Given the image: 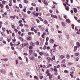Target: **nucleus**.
Masks as SVG:
<instances>
[{"label":"nucleus","instance_id":"nucleus-53","mask_svg":"<svg viewBox=\"0 0 80 80\" xmlns=\"http://www.w3.org/2000/svg\"><path fill=\"white\" fill-rule=\"evenodd\" d=\"M29 48L31 50V49H32L33 48V47H32V46H30L29 47Z\"/></svg>","mask_w":80,"mask_h":80},{"label":"nucleus","instance_id":"nucleus-12","mask_svg":"<svg viewBox=\"0 0 80 80\" xmlns=\"http://www.w3.org/2000/svg\"><path fill=\"white\" fill-rule=\"evenodd\" d=\"M28 40H31L32 39V37H28Z\"/></svg>","mask_w":80,"mask_h":80},{"label":"nucleus","instance_id":"nucleus-16","mask_svg":"<svg viewBox=\"0 0 80 80\" xmlns=\"http://www.w3.org/2000/svg\"><path fill=\"white\" fill-rule=\"evenodd\" d=\"M66 61L65 59H63L62 60V61L61 62V63H65Z\"/></svg>","mask_w":80,"mask_h":80},{"label":"nucleus","instance_id":"nucleus-7","mask_svg":"<svg viewBox=\"0 0 80 80\" xmlns=\"http://www.w3.org/2000/svg\"><path fill=\"white\" fill-rule=\"evenodd\" d=\"M76 44L77 45V47H78V48H79V47H80V43L79 42H76Z\"/></svg>","mask_w":80,"mask_h":80},{"label":"nucleus","instance_id":"nucleus-6","mask_svg":"<svg viewBox=\"0 0 80 80\" xmlns=\"http://www.w3.org/2000/svg\"><path fill=\"white\" fill-rule=\"evenodd\" d=\"M61 24L63 27H65V22H61Z\"/></svg>","mask_w":80,"mask_h":80},{"label":"nucleus","instance_id":"nucleus-57","mask_svg":"<svg viewBox=\"0 0 80 80\" xmlns=\"http://www.w3.org/2000/svg\"><path fill=\"white\" fill-rule=\"evenodd\" d=\"M12 37H15V33H12Z\"/></svg>","mask_w":80,"mask_h":80},{"label":"nucleus","instance_id":"nucleus-42","mask_svg":"<svg viewBox=\"0 0 80 80\" xmlns=\"http://www.w3.org/2000/svg\"><path fill=\"white\" fill-rule=\"evenodd\" d=\"M19 26H20V27H23V24L22 23H21L19 24Z\"/></svg>","mask_w":80,"mask_h":80},{"label":"nucleus","instance_id":"nucleus-49","mask_svg":"<svg viewBox=\"0 0 80 80\" xmlns=\"http://www.w3.org/2000/svg\"><path fill=\"white\" fill-rule=\"evenodd\" d=\"M43 34L44 35H47V33H46L45 32H43Z\"/></svg>","mask_w":80,"mask_h":80},{"label":"nucleus","instance_id":"nucleus-17","mask_svg":"<svg viewBox=\"0 0 80 80\" xmlns=\"http://www.w3.org/2000/svg\"><path fill=\"white\" fill-rule=\"evenodd\" d=\"M66 58L68 59H69V58H70V55H69V54H67L66 56Z\"/></svg>","mask_w":80,"mask_h":80},{"label":"nucleus","instance_id":"nucleus-22","mask_svg":"<svg viewBox=\"0 0 80 80\" xmlns=\"http://www.w3.org/2000/svg\"><path fill=\"white\" fill-rule=\"evenodd\" d=\"M47 59L48 60V62H50V58H49V57H48L47 58Z\"/></svg>","mask_w":80,"mask_h":80},{"label":"nucleus","instance_id":"nucleus-39","mask_svg":"<svg viewBox=\"0 0 80 80\" xmlns=\"http://www.w3.org/2000/svg\"><path fill=\"white\" fill-rule=\"evenodd\" d=\"M16 65H18V60H16Z\"/></svg>","mask_w":80,"mask_h":80},{"label":"nucleus","instance_id":"nucleus-61","mask_svg":"<svg viewBox=\"0 0 80 80\" xmlns=\"http://www.w3.org/2000/svg\"><path fill=\"white\" fill-rule=\"evenodd\" d=\"M10 44L11 46H13L14 45L12 43V42H11Z\"/></svg>","mask_w":80,"mask_h":80},{"label":"nucleus","instance_id":"nucleus-15","mask_svg":"<svg viewBox=\"0 0 80 80\" xmlns=\"http://www.w3.org/2000/svg\"><path fill=\"white\" fill-rule=\"evenodd\" d=\"M66 22H68V23H70L71 22H70V19H66Z\"/></svg>","mask_w":80,"mask_h":80},{"label":"nucleus","instance_id":"nucleus-48","mask_svg":"<svg viewBox=\"0 0 80 80\" xmlns=\"http://www.w3.org/2000/svg\"><path fill=\"white\" fill-rule=\"evenodd\" d=\"M30 10H33V7H31L29 9Z\"/></svg>","mask_w":80,"mask_h":80},{"label":"nucleus","instance_id":"nucleus-28","mask_svg":"<svg viewBox=\"0 0 80 80\" xmlns=\"http://www.w3.org/2000/svg\"><path fill=\"white\" fill-rule=\"evenodd\" d=\"M69 7L68 6L67 8H66V10H67V11H68V10H69Z\"/></svg>","mask_w":80,"mask_h":80},{"label":"nucleus","instance_id":"nucleus-47","mask_svg":"<svg viewBox=\"0 0 80 80\" xmlns=\"http://www.w3.org/2000/svg\"><path fill=\"white\" fill-rule=\"evenodd\" d=\"M52 59L53 60H55V56H53L52 58Z\"/></svg>","mask_w":80,"mask_h":80},{"label":"nucleus","instance_id":"nucleus-14","mask_svg":"<svg viewBox=\"0 0 80 80\" xmlns=\"http://www.w3.org/2000/svg\"><path fill=\"white\" fill-rule=\"evenodd\" d=\"M49 73H50V72H49V71L47 70L46 72V75H48V74H49Z\"/></svg>","mask_w":80,"mask_h":80},{"label":"nucleus","instance_id":"nucleus-10","mask_svg":"<svg viewBox=\"0 0 80 80\" xmlns=\"http://www.w3.org/2000/svg\"><path fill=\"white\" fill-rule=\"evenodd\" d=\"M29 52L30 53V55H32V53L33 52V50H29Z\"/></svg>","mask_w":80,"mask_h":80},{"label":"nucleus","instance_id":"nucleus-54","mask_svg":"<svg viewBox=\"0 0 80 80\" xmlns=\"http://www.w3.org/2000/svg\"><path fill=\"white\" fill-rule=\"evenodd\" d=\"M12 28H15V27L14 26V25H12Z\"/></svg>","mask_w":80,"mask_h":80},{"label":"nucleus","instance_id":"nucleus-9","mask_svg":"<svg viewBox=\"0 0 80 80\" xmlns=\"http://www.w3.org/2000/svg\"><path fill=\"white\" fill-rule=\"evenodd\" d=\"M0 7L1 8H3V7H4V6H3V5L2 3H1V4H0Z\"/></svg>","mask_w":80,"mask_h":80},{"label":"nucleus","instance_id":"nucleus-25","mask_svg":"<svg viewBox=\"0 0 80 80\" xmlns=\"http://www.w3.org/2000/svg\"><path fill=\"white\" fill-rule=\"evenodd\" d=\"M24 3H27L28 2V1L27 0H24Z\"/></svg>","mask_w":80,"mask_h":80},{"label":"nucleus","instance_id":"nucleus-26","mask_svg":"<svg viewBox=\"0 0 80 80\" xmlns=\"http://www.w3.org/2000/svg\"><path fill=\"white\" fill-rule=\"evenodd\" d=\"M32 14L34 15V17H36V15H35V12H32Z\"/></svg>","mask_w":80,"mask_h":80},{"label":"nucleus","instance_id":"nucleus-51","mask_svg":"<svg viewBox=\"0 0 80 80\" xmlns=\"http://www.w3.org/2000/svg\"><path fill=\"white\" fill-rule=\"evenodd\" d=\"M14 31L16 32V33H17V32H18V30L17 29H14Z\"/></svg>","mask_w":80,"mask_h":80},{"label":"nucleus","instance_id":"nucleus-35","mask_svg":"<svg viewBox=\"0 0 80 80\" xmlns=\"http://www.w3.org/2000/svg\"><path fill=\"white\" fill-rule=\"evenodd\" d=\"M6 8L7 9H8H8H9V7H8V5H7L6 6Z\"/></svg>","mask_w":80,"mask_h":80},{"label":"nucleus","instance_id":"nucleus-56","mask_svg":"<svg viewBox=\"0 0 80 80\" xmlns=\"http://www.w3.org/2000/svg\"><path fill=\"white\" fill-rule=\"evenodd\" d=\"M33 30H34V32H35V33H37V30L35 29H34Z\"/></svg>","mask_w":80,"mask_h":80},{"label":"nucleus","instance_id":"nucleus-3","mask_svg":"<svg viewBox=\"0 0 80 80\" xmlns=\"http://www.w3.org/2000/svg\"><path fill=\"white\" fill-rule=\"evenodd\" d=\"M54 71L55 72H58V70H57V67L56 66H54Z\"/></svg>","mask_w":80,"mask_h":80},{"label":"nucleus","instance_id":"nucleus-38","mask_svg":"<svg viewBox=\"0 0 80 80\" xmlns=\"http://www.w3.org/2000/svg\"><path fill=\"white\" fill-rule=\"evenodd\" d=\"M6 3V1H2V4H5Z\"/></svg>","mask_w":80,"mask_h":80},{"label":"nucleus","instance_id":"nucleus-13","mask_svg":"<svg viewBox=\"0 0 80 80\" xmlns=\"http://www.w3.org/2000/svg\"><path fill=\"white\" fill-rule=\"evenodd\" d=\"M58 46V45H57V44H54V46H53V48L54 49H56L55 47H57Z\"/></svg>","mask_w":80,"mask_h":80},{"label":"nucleus","instance_id":"nucleus-1","mask_svg":"<svg viewBox=\"0 0 80 80\" xmlns=\"http://www.w3.org/2000/svg\"><path fill=\"white\" fill-rule=\"evenodd\" d=\"M47 76H48V77H49V80L52 79V74L50 73H49L47 75Z\"/></svg>","mask_w":80,"mask_h":80},{"label":"nucleus","instance_id":"nucleus-30","mask_svg":"<svg viewBox=\"0 0 80 80\" xmlns=\"http://www.w3.org/2000/svg\"><path fill=\"white\" fill-rule=\"evenodd\" d=\"M64 73H68V71L67 70H65L64 71Z\"/></svg>","mask_w":80,"mask_h":80},{"label":"nucleus","instance_id":"nucleus-11","mask_svg":"<svg viewBox=\"0 0 80 80\" xmlns=\"http://www.w3.org/2000/svg\"><path fill=\"white\" fill-rule=\"evenodd\" d=\"M21 47L22 48H23L24 47H25V44H24V43H22L21 45Z\"/></svg>","mask_w":80,"mask_h":80},{"label":"nucleus","instance_id":"nucleus-29","mask_svg":"<svg viewBox=\"0 0 80 80\" xmlns=\"http://www.w3.org/2000/svg\"><path fill=\"white\" fill-rule=\"evenodd\" d=\"M60 58L62 59H63V58H65V56H63V55H61L60 56Z\"/></svg>","mask_w":80,"mask_h":80},{"label":"nucleus","instance_id":"nucleus-44","mask_svg":"<svg viewBox=\"0 0 80 80\" xmlns=\"http://www.w3.org/2000/svg\"><path fill=\"white\" fill-rule=\"evenodd\" d=\"M32 5L33 6H34V7H35V6H36V4H35L34 3H32Z\"/></svg>","mask_w":80,"mask_h":80},{"label":"nucleus","instance_id":"nucleus-33","mask_svg":"<svg viewBox=\"0 0 80 80\" xmlns=\"http://www.w3.org/2000/svg\"><path fill=\"white\" fill-rule=\"evenodd\" d=\"M44 23L46 25H47L48 24V22L47 20H45L44 21Z\"/></svg>","mask_w":80,"mask_h":80},{"label":"nucleus","instance_id":"nucleus-41","mask_svg":"<svg viewBox=\"0 0 80 80\" xmlns=\"http://www.w3.org/2000/svg\"><path fill=\"white\" fill-rule=\"evenodd\" d=\"M36 45H39V42L38 41H37L36 42Z\"/></svg>","mask_w":80,"mask_h":80},{"label":"nucleus","instance_id":"nucleus-19","mask_svg":"<svg viewBox=\"0 0 80 80\" xmlns=\"http://www.w3.org/2000/svg\"><path fill=\"white\" fill-rule=\"evenodd\" d=\"M34 78H35L36 80H38V78L37 77V76H34Z\"/></svg>","mask_w":80,"mask_h":80},{"label":"nucleus","instance_id":"nucleus-23","mask_svg":"<svg viewBox=\"0 0 80 80\" xmlns=\"http://www.w3.org/2000/svg\"><path fill=\"white\" fill-rule=\"evenodd\" d=\"M71 26L72 28V29H74V26H75V25H74L73 24H72Z\"/></svg>","mask_w":80,"mask_h":80},{"label":"nucleus","instance_id":"nucleus-50","mask_svg":"<svg viewBox=\"0 0 80 80\" xmlns=\"http://www.w3.org/2000/svg\"><path fill=\"white\" fill-rule=\"evenodd\" d=\"M23 55H26L27 56L28 55V53H27V52L24 53L23 54Z\"/></svg>","mask_w":80,"mask_h":80},{"label":"nucleus","instance_id":"nucleus-64","mask_svg":"<svg viewBox=\"0 0 80 80\" xmlns=\"http://www.w3.org/2000/svg\"><path fill=\"white\" fill-rule=\"evenodd\" d=\"M75 55L76 56H78V53H76L75 54Z\"/></svg>","mask_w":80,"mask_h":80},{"label":"nucleus","instance_id":"nucleus-31","mask_svg":"<svg viewBox=\"0 0 80 80\" xmlns=\"http://www.w3.org/2000/svg\"><path fill=\"white\" fill-rule=\"evenodd\" d=\"M1 72L2 73H4V74H5V73H6L5 71H4V72H3V70H2V71Z\"/></svg>","mask_w":80,"mask_h":80},{"label":"nucleus","instance_id":"nucleus-5","mask_svg":"<svg viewBox=\"0 0 80 80\" xmlns=\"http://www.w3.org/2000/svg\"><path fill=\"white\" fill-rule=\"evenodd\" d=\"M43 2H44V3L45 5H48V2H47V1H45V0H43Z\"/></svg>","mask_w":80,"mask_h":80},{"label":"nucleus","instance_id":"nucleus-52","mask_svg":"<svg viewBox=\"0 0 80 80\" xmlns=\"http://www.w3.org/2000/svg\"><path fill=\"white\" fill-rule=\"evenodd\" d=\"M49 40V38L48 37H47L46 38V40L47 42H48V41Z\"/></svg>","mask_w":80,"mask_h":80},{"label":"nucleus","instance_id":"nucleus-18","mask_svg":"<svg viewBox=\"0 0 80 80\" xmlns=\"http://www.w3.org/2000/svg\"><path fill=\"white\" fill-rule=\"evenodd\" d=\"M61 67H66V65H65V64H61Z\"/></svg>","mask_w":80,"mask_h":80},{"label":"nucleus","instance_id":"nucleus-45","mask_svg":"<svg viewBox=\"0 0 80 80\" xmlns=\"http://www.w3.org/2000/svg\"><path fill=\"white\" fill-rule=\"evenodd\" d=\"M36 20L37 23H40V21H39V20H38V19H36Z\"/></svg>","mask_w":80,"mask_h":80},{"label":"nucleus","instance_id":"nucleus-34","mask_svg":"<svg viewBox=\"0 0 80 80\" xmlns=\"http://www.w3.org/2000/svg\"><path fill=\"white\" fill-rule=\"evenodd\" d=\"M43 80H47V78L45 76L43 77Z\"/></svg>","mask_w":80,"mask_h":80},{"label":"nucleus","instance_id":"nucleus-62","mask_svg":"<svg viewBox=\"0 0 80 80\" xmlns=\"http://www.w3.org/2000/svg\"><path fill=\"white\" fill-rule=\"evenodd\" d=\"M33 58L32 57H31L30 58V60H33Z\"/></svg>","mask_w":80,"mask_h":80},{"label":"nucleus","instance_id":"nucleus-20","mask_svg":"<svg viewBox=\"0 0 80 80\" xmlns=\"http://www.w3.org/2000/svg\"><path fill=\"white\" fill-rule=\"evenodd\" d=\"M54 42V40L52 39H51L50 41V43H53Z\"/></svg>","mask_w":80,"mask_h":80},{"label":"nucleus","instance_id":"nucleus-40","mask_svg":"<svg viewBox=\"0 0 80 80\" xmlns=\"http://www.w3.org/2000/svg\"><path fill=\"white\" fill-rule=\"evenodd\" d=\"M66 36H67V38L68 39V40H69V39H70V38L69 37V35H66Z\"/></svg>","mask_w":80,"mask_h":80},{"label":"nucleus","instance_id":"nucleus-27","mask_svg":"<svg viewBox=\"0 0 80 80\" xmlns=\"http://www.w3.org/2000/svg\"><path fill=\"white\" fill-rule=\"evenodd\" d=\"M43 50H46L47 49V47L46 46H44L43 48Z\"/></svg>","mask_w":80,"mask_h":80},{"label":"nucleus","instance_id":"nucleus-60","mask_svg":"<svg viewBox=\"0 0 80 80\" xmlns=\"http://www.w3.org/2000/svg\"><path fill=\"white\" fill-rule=\"evenodd\" d=\"M76 61H78L79 60V58H76Z\"/></svg>","mask_w":80,"mask_h":80},{"label":"nucleus","instance_id":"nucleus-21","mask_svg":"<svg viewBox=\"0 0 80 80\" xmlns=\"http://www.w3.org/2000/svg\"><path fill=\"white\" fill-rule=\"evenodd\" d=\"M53 70H54L53 68H50V72H53Z\"/></svg>","mask_w":80,"mask_h":80},{"label":"nucleus","instance_id":"nucleus-46","mask_svg":"<svg viewBox=\"0 0 80 80\" xmlns=\"http://www.w3.org/2000/svg\"><path fill=\"white\" fill-rule=\"evenodd\" d=\"M19 39H20V40H21L22 41H23V38H22L20 37L19 38Z\"/></svg>","mask_w":80,"mask_h":80},{"label":"nucleus","instance_id":"nucleus-36","mask_svg":"<svg viewBox=\"0 0 80 80\" xmlns=\"http://www.w3.org/2000/svg\"><path fill=\"white\" fill-rule=\"evenodd\" d=\"M2 30L3 31V32H5V30H6V29H5V28H2Z\"/></svg>","mask_w":80,"mask_h":80},{"label":"nucleus","instance_id":"nucleus-4","mask_svg":"<svg viewBox=\"0 0 80 80\" xmlns=\"http://www.w3.org/2000/svg\"><path fill=\"white\" fill-rule=\"evenodd\" d=\"M78 46H75L74 48V52H76L77 50Z\"/></svg>","mask_w":80,"mask_h":80},{"label":"nucleus","instance_id":"nucleus-55","mask_svg":"<svg viewBox=\"0 0 80 80\" xmlns=\"http://www.w3.org/2000/svg\"><path fill=\"white\" fill-rule=\"evenodd\" d=\"M19 6L20 8H22V4H20L19 5Z\"/></svg>","mask_w":80,"mask_h":80},{"label":"nucleus","instance_id":"nucleus-58","mask_svg":"<svg viewBox=\"0 0 80 80\" xmlns=\"http://www.w3.org/2000/svg\"><path fill=\"white\" fill-rule=\"evenodd\" d=\"M24 46L25 45V46H27V45H28V43H24Z\"/></svg>","mask_w":80,"mask_h":80},{"label":"nucleus","instance_id":"nucleus-43","mask_svg":"<svg viewBox=\"0 0 80 80\" xmlns=\"http://www.w3.org/2000/svg\"><path fill=\"white\" fill-rule=\"evenodd\" d=\"M6 31H7V33L8 34H10L9 31H8V30L7 29L6 30Z\"/></svg>","mask_w":80,"mask_h":80},{"label":"nucleus","instance_id":"nucleus-8","mask_svg":"<svg viewBox=\"0 0 80 80\" xmlns=\"http://www.w3.org/2000/svg\"><path fill=\"white\" fill-rule=\"evenodd\" d=\"M74 12V13H77V10L75 8H73Z\"/></svg>","mask_w":80,"mask_h":80},{"label":"nucleus","instance_id":"nucleus-59","mask_svg":"<svg viewBox=\"0 0 80 80\" xmlns=\"http://www.w3.org/2000/svg\"><path fill=\"white\" fill-rule=\"evenodd\" d=\"M27 13L28 14H30V13H31V11H28Z\"/></svg>","mask_w":80,"mask_h":80},{"label":"nucleus","instance_id":"nucleus-37","mask_svg":"<svg viewBox=\"0 0 80 80\" xmlns=\"http://www.w3.org/2000/svg\"><path fill=\"white\" fill-rule=\"evenodd\" d=\"M31 44L32 46H35V44L33 42H31Z\"/></svg>","mask_w":80,"mask_h":80},{"label":"nucleus","instance_id":"nucleus-2","mask_svg":"<svg viewBox=\"0 0 80 80\" xmlns=\"http://www.w3.org/2000/svg\"><path fill=\"white\" fill-rule=\"evenodd\" d=\"M51 17L52 18H56V19L58 18V17H57V16L56 15H54L53 14L51 15Z\"/></svg>","mask_w":80,"mask_h":80},{"label":"nucleus","instance_id":"nucleus-24","mask_svg":"<svg viewBox=\"0 0 80 80\" xmlns=\"http://www.w3.org/2000/svg\"><path fill=\"white\" fill-rule=\"evenodd\" d=\"M38 18L39 19L41 20V21H42V22H43V19H42L41 17H38Z\"/></svg>","mask_w":80,"mask_h":80},{"label":"nucleus","instance_id":"nucleus-32","mask_svg":"<svg viewBox=\"0 0 80 80\" xmlns=\"http://www.w3.org/2000/svg\"><path fill=\"white\" fill-rule=\"evenodd\" d=\"M43 53L42 52H39V54L40 55H41V56H42V55H43Z\"/></svg>","mask_w":80,"mask_h":80},{"label":"nucleus","instance_id":"nucleus-63","mask_svg":"<svg viewBox=\"0 0 80 80\" xmlns=\"http://www.w3.org/2000/svg\"><path fill=\"white\" fill-rule=\"evenodd\" d=\"M22 22V20H20L19 21L18 23H21Z\"/></svg>","mask_w":80,"mask_h":80}]
</instances>
